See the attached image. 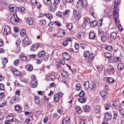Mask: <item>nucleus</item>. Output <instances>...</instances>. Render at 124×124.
Here are the masks:
<instances>
[{
	"instance_id": "obj_38",
	"label": "nucleus",
	"mask_w": 124,
	"mask_h": 124,
	"mask_svg": "<svg viewBox=\"0 0 124 124\" xmlns=\"http://www.w3.org/2000/svg\"><path fill=\"white\" fill-rule=\"evenodd\" d=\"M15 118L14 116H9L7 117L8 119H9L12 122H14Z\"/></svg>"
},
{
	"instance_id": "obj_10",
	"label": "nucleus",
	"mask_w": 124,
	"mask_h": 124,
	"mask_svg": "<svg viewBox=\"0 0 124 124\" xmlns=\"http://www.w3.org/2000/svg\"><path fill=\"white\" fill-rule=\"evenodd\" d=\"M70 118L69 117H65L62 121L63 124H70Z\"/></svg>"
},
{
	"instance_id": "obj_56",
	"label": "nucleus",
	"mask_w": 124,
	"mask_h": 124,
	"mask_svg": "<svg viewBox=\"0 0 124 124\" xmlns=\"http://www.w3.org/2000/svg\"><path fill=\"white\" fill-rule=\"evenodd\" d=\"M5 86L4 85L2 84H0V90H3L4 89Z\"/></svg>"
},
{
	"instance_id": "obj_30",
	"label": "nucleus",
	"mask_w": 124,
	"mask_h": 124,
	"mask_svg": "<svg viewBox=\"0 0 124 124\" xmlns=\"http://www.w3.org/2000/svg\"><path fill=\"white\" fill-rule=\"evenodd\" d=\"M104 55L106 58L110 59L112 58L111 54L109 53H106L104 54Z\"/></svg>"
},
{
	"instance_id": "obj_3",
	"label": "nucleus",
	"mask_w": 124,
	"mask_h": 124,
	"mask_svg": "<svg viewBox=\"0 0 124 124\" xmlns=\"http://www.w3.org/2000/svg\"><path fill=\"white\" fill-rule=\"evenodd\" d=\"M19 21L18 18L16 15H13L11 17L10 21L13 24H15L17 23Z\"/></svg>"
},
{
	"instance_id": "obj_11",
	"label": "nucleus",
	"mask_w": 124,
	"mask_h": 124,
	"mask_svg": "<svg viewBox=\"0 0 124 124\" xmlns=\"http://www.w3.org/2000/svg\"><path fill=\"white\" fill-rule=\"evenodd\" d=\"M26 23L29 25L31 26L34 23L33 20L31 17L28 18L26 20Z\"/></svg>"
},
{
	"instance_id": "obj_18",
	"label": "nucleus",
	"mask_w": 124,
	"mask_h": 124,
	"mask_svg": "<svg viewBox=\"0 0 124 124\" xmlns=\"http://www.w3.org/2000/svg\"><path fill=\"white\" fill-rule=\"evenodd\" d=\"M89 37L91 39H94L96 38V35L93 32H92L90 33L89 35Z\"/></svg>"
},
{
	"instance_id": "obj_20",
	"label": "nucleus",
	"mask_w": 124,
	"mask_h": 124,
	"mask_svg": "<svg viewBox=\"0 0 124 124\" xmlns=\"http://www.w3.org/2000/svg\"><path fill=\"white\" fill-rule=\"evenodd\" d=\"M37 85V83L36 81H32L31 84V86L32 88H34L36 87Z\"/></svg>"
},
{
	"instance_id": "obj_19",
	"label": "nucleus",
	"mask_w": 124,
	"mask_h": 124,
	"mask_svg": "<svg viewBox=\"0 0 124 124\" xmlns=\"http://www.w3.org/2000/svg\"><path fill=\"white\" fill-rule=\"evenodd\" d=\"M45 51H39L37 54L38 56L39 57H43L45 54Z\"/></svg>"
},
{
	"instance_id": "obj_55",
	"label": "nucleus",
	"mask_w": 124,
	"mask_h": 124,
	"mask_svg": "<svg viewBox=\"0 0 124 124\" xmlns=\"http://www.w3.org/2000/svg\"><path fill=\"white\" fill-rule=\"evenodd\" d=\"M49 78L51 81L54 80L55 79V77L53 75H51L50 76Z\"/></svg>"
},
{
	"instance_id": "obj_58",
	"label": "nucleus",
	"mask_w": 124,
	"mask_h": 124,
	"mask_svg": "<svg viewBox=\"0 0 124 124\" xmlns=\"http://www.w3.org/2000/svg\"><path fill=\"white\" fill-rule=\"evenodd\" d=\"M61 0H55L53 4L57 6V5L59 3Z\"/></svg>"
},
{
	"instance_id": "obj_49",
	"label": "nucleus",
	"mask_w": 124,
	"mask_h": 124,
	"mask_svg": "<svg viewBox=\"0 0 124 124\" xmlns=\"http://www.w3.org/2000/svg\"><path fill=\"white\" fill-rule=\"evenodd\" d=\"M85 95V94L83 90H82L81 92H80L79 95V96L82 97H84Z\"/></svg>"
},
{
	"instance_id": "obj_24",
	"label": "nucleus",
	"mask_w": 124,
	"mask_h": 124,
	"mask_svg": "<svg viewBox=\"0 0 124 124\" xmlns=\"http://www.w3.org/2000/svg\"><path fill=\"white\" fill-rule=\"evenodd\" d=\"M26 68L29 71H31L33 70L32 66L31 65H27L26 67Z\"/></svg>"
},
{
	"instance_id": "obj_36",
	"label": "nucleus",
	"mask_w": 124,
	"mask_h": 124,
	"mask_svg": "<svg viewBox=\"0 0 124 124\" xmlns=\"http://www.w3.org/2000/svg\"><path fill=\"white\" fill-rule=\"evenodd\" d=\"M86 101V99L85 97L81 98L78 100L79 101L82 103L85 102Z\"/></svg>"
},
{
	"instance_id": "obj_48",
	"label": "nucleus",
	"mask_w": 124,
	"mask_h": 124,
	"mask_svg": "<svg viewBox=\"0 0 124 124\" xmlns=\"http://www.w3.org/2000/svg\"><path fill=\"white\" fill-rule=\"evenodd\" d=\"M31 4L34 6H37L38 4L36 0H31Z\"/></svg>"
},
{
	"instance_id": "obj_29",
	"label": "nucleus",
	"mask_w": 124,
	"mask_h": 124,
	"mask_svg": "<svg viewBox=\"0 0 124 124\" xmlns=\"http://www.w3.org/2000/svg\"><path fill=\"white\" fill-rule=\"evenodd\" d=\"M104 31L102 30L101 28H99L98 29V36H100V35H101L103 34Z\"/></svg>"
},
{
	"instance_id": "obj_7",
	"label": "nucleus",
	"mask_w": 124,
	"mask_h": 124,
	"mask_svg": "<svg viewBox=\"0 0 124 124\" xmlns=\"http://www.w3.org/2000/svg\"><path fill=\"white\" fill-rule=\"evenodd\" d=\"M40 44L39 43L37 44H35L33 45L31 47V51H35L37 49L38 47H40L41 46H40Z\"/></svg>"
},
{
	"instance_id": "obj_37",
	"label": "nucleus",
	"mask_w": 124,
	"mask_h": 124,
	"mask_svg": "<svg viewBox=\"0 0 124 124\" xmlns=\"http://www.w3.org/2000/svg\"><path fill=\"white\" fill-rule=\"evenodd\" d=\"M98 23L96 21H94L91 22L90 23L91 26L92 27H93L96 25Z\"/></svg>"
},
{
	"instance_id": "obj_22",
	"label": "nucleus",
	"mask_w": 124,
	"mask_h": 124,
	"mask_svg": "<svg viewBox=\"0 0 124 124\" xmlns=\"http://www.w3.org/2000/svg\"><path fill=\"white\" fill-rule=\"evenodd\" d=\"M110 104H111L112 107L114 108H116L118 106V104L115 102H114L113 101H111L110 103Z\"/></svg>"
},
{
	"instance_id": "obj_34",
	"label": "nucleus",
	"mask_w": 124,
	"mask_h": 124,
	"mask_svg": "<svg viewBox=\"0 0 124 124\" xmlns=\"http://www.w3.org/2000/svg\"><path fill=\"white\" fill-rule=\"evenodd\" d=\"M39 24L42 25H45L46 23L45 20H43L41 21H39Z\"/></svg>"
},
{
	"instance_id": "obj_53",
	"label": "nucleus",
	"mask_w": 124,
	"mask_h": 124,
	"mask_svg": "<svg viewBox=\"0 0 124 124\" xmlns=\"http://www.w3.org/2000/svg\"><path fill=\"white\" fill-rule=\"evenodd\" d=\"M18 10L21 13H23L24 11L25 8L23 7H22L19 8H18L17 10Z\"/></svg>"
},
{
	"instance_id": "obj_42",
	"label": "nucleus",
	"mask_w": 124,
	"mask_h": 124,
	"mask_svg": "<svg viewBox=\"0 0 124 124\" xmlns=\"http://www.w3.org/2000/svg\"><path fill=\"white\" fill-rule=\"evenodd\" d=\"M96 86V85L94 83H92L91 84L90 88L93 90H94Z\"/></svg>"
},
{
	"instance_id": "obj_17",
	"label": "nucleus",
	"mask_w": 124,
	"mask_h": 124,
	"mask_svg": "<svg viewBox=\"0 0 124 124\" xmlns=\"http://www.w3.org/2000/svg\"><path fill=\"white\" fill-rule=\"evenodd\" d=\"M57 8V6L56 5H55L54 4H52L50 7V9L51 11L54 12L55 11Z\"/></svg>"
},
{
	"instance_id": "obj_2",
	"label": "nucleus",
	"mask_w": 124,
	"mask_h": 124,
	"mask_svg": "<svg viewBox=\"0 0 124 124\" xmlns=\"http://www.w3.org/2000/svg\"><path fill=\"white\" fill-rule=\"evenodd\" d=\"M87 2L86 1H83V2L81 0H79L77 4V8L79 10L82 8L83 7H86L87 6Z\"/></svg>"
},
{
	"instance_id": "obj_61",
	"label": "nucleus",
	"mask_w": 124,
	"mask_h": 124,
	"mask_svg": "<svg viewBox=\"0 0 124 124\" xmlns=\"http://www.w3.org/2000/svg\"><path fill=\"white\" fill-rule=\"evenodd\" d=\"M21 43L20 40L19 39H17L16 40V44L17 46H19Z\"/></svg>"
},
{
	"instance_id": "obj_57",
	"label": "nucleus",
	"mask_w": 124,
	"mask_h": 124,
	"mask_svg": "<svg viewBox=\"0 0 124 124\" xmlns=\"http://www.w3.org/2000/svg\"><path fill=\"white\" fill-rule=\"evenodd\" d=\"M110 105L108 104H106L105 105V107L106 110H108L110 107Z\"/></svg>"
},
{
	"instance_id": "obj_47",
	"label": "nucleus",
	"mask_w": 124,
	"mask_h": 124,
	"mask_svg": "<svg viewBox=\"0 0 124 124\" xmlns=\"http://www.w3.org/2000/svg\"><path fill=\"white\" fill-rule=\"evenodd\" d=\"M16 98L15 96L12 97L11 100V102L12 103H16Z\"/></svg>"
},
{
	"instance_id": "obj_64",
	"label": "nucleus",
	"mask_w": 124,
	"mask_h": 124,
	"mask_svg": "<svg viewBox=\"0 0 124 124\" xmlns=\"http://www.w3.org/2000/svg\"><path fill=\"white\" fill-rule=\"evenodd\" d=\"M12 122L9 119H8L5 121V124H11Z\"/></svg>"
},
{
	"instance_id": "obj_21",
	"label": "nucleus",
	"mask_w": 124,
	"mask_h": 124,
	"mask_svg": "<svg viewBox=\"0 0 124 124\" xmlns=\"http://www.w3.org/2000/svg\"><path fill=\"white\" fill-rule=\"evenodd\" d=\"M95 56V55L93 54H90L88 57V61L90 62L93 61V58Z\"/></svg>"
},
{
	"instance_id": "obj_35",
	"label": "nucleus",
	"mask_w": 124,
	"mask_h": 124,
	"mask_svg": "<svg viewBox=\"0 0 124 124\" xmlns=\"http://www.w3.org/2000/svg\"><path fill=\"white\" fill-rule=\"evenodd\" d=\"M66 26L67 28L69 29V30H70L72 27L73 25L71 23H67L66 24Z\"/></svg>"
},
{
	"instance_id": "obj_43",
	"label": "nucleus",
	"mask_w": 124,
	"mask_h": 124,
	"mask_svg": "<svg viewBox=\"0 0 124 124\" xmlns=\"http://www.w3.org/2000/svg\"><path fill=\"white\" fill-rule=\"evenodd\" d=\"M84 109L85 111L87 112L89 111L90 108L87 105L84 107Z\"/></svg>"
},
{
	"instance_id": "obj_46",
	"label": "nucleus",
	"mask_w": 124,
	"mask_h": 124,
	"mask_svg": "<svg viewBox=\"0 0 124 124\" xmlns=\"http://www.w3.org/2000/svg\"><path fill=\"white\" fill-rule=\"evenodd\" d=\"M90 54V53L89 51H85L84 52V56L85 57H87Z\"/></svg>"
},
{
	"instance_id": "obj_8",
	"label": "nucleus",
	"mask_w": 124,
	"mask_h": 124,
	"mask_svg": "<svg viewBox=\"0 0 124 124\" xmlns=\"http://www.w3.org/2000/svg\"><path fill=\"white\" fill-rule=\"evenodd\" d=\"M10 33V29L9 26H6L4 29L3 34H4L8 35Z\"/></svg>"
},
{
	"instance_id": "obj_13",
	"label": "nucleus",
	"mask_w": 124,
	"mask_h": 124,
	"mask_svg": "<svg viewBox=\"0 0 124 124\" xmlns=\"http://www.w3.org/2000/svg\"><path fill=\"white\" fill-rule=\"evenodd\" d=\"M107 72L110 74H113L114 72V70L113 67L110 65L107 70Z\"/></svg>"
},
{
	"instance_id": "obj_12",
	"label": "nucleus",
	"mask_w": 124,
	"mask_h": 124,
	"mask_svg": "<svg viewBox=\"0 0 124 124\" xmlns=\"http://www.w3.org/2000/svg\"><path fill=\"white\" fill-rule=\"evenodd\" d=\"M100 94L104 99H106L108 97L107 93L105 90L101 91L100 92Z\"/></svg>"
},
{
	"instance_id": "obj_39",
	"label": "nucleus",
	"mask_w": 124,
	"mask_h": 124,
	"mask_svg": "<svg viewBox=\"0 0 124 124\" xmlns=\"http://www.w3.org/2000/svg\"><path fill=\"white\" fill-rule=\"evenodd\" d=\"M84 22L83 24L84 25H86L88 24V23H89V20L88 19H85L84 20Z\"/></svg>"
},
{
	"instance_id": "obj_27",
	"label": "nucleus",
	"mask_w": 124,
	"mask_h": 124,
	"mask_svg": "<svg viewBox=\"0 0 124 124\" xmlns=\"http://www.w3.org/2000/svg\"><path fill=\"white\" fill-rule=\"evenodd\" d=\"M34 101L35 103L37 104H39V98L37 96H36L35 97Z\"/></svg>"
},
{
	"instance_id": "obj_4",
	"label": "nucleus",
	"mask_w": 124,
	"mask_h": 124,
	"mask_svg": "<svg viewBox=\"0 0 124 124\" xmlns=\"http://www.w3.org/2000/svg\"><path fill=\"white\" fill-rule=\"evenodd\" d=\"M23 43L26 45H29L31 43L30 39L27 36H26L25 37L23 40Z\"/></svg>"
},
{
	"instance_id": "obj_31",
	"label": "nucleus",
	"mask_w": 124,
	"mask_h": 124,
	"mask_svg": "<svg viewBox=\"0 0 124 124\" xmlns=\"http://www.w3.org/2000/svg\"><path fill=\"white\" fill-rule=\"evenodd\" d=\"M84 85L85 87L88 89L89 86V82L88 81L85 82L84 83Z\"/></svg>"
},
{
	"instance_id": "obj_45",
	"label": "nucleus",
	"mask_w": 124,
	"mask_h": 124,
	"mask_svg": "<svg viewBox=\"0 0 124 124\" xmlns=\"http://www.w3.org/2000/svg\"><path fill=\"white\" fill-rule=\"evenodd\" d=\"M106 48L107 50L111 51L112 50L113 47L111 46L108 45L106 47Z\"/></svg>"
},
{
	"instance_id": "obj_16",
	"label": "nucleus",
	"mask_w": 124,
	"mask_h": 124,
	"mask_svg": "<svg viewBox=\"0 0 124 124\" xmlns=\"http://www.w3.org/2000/svg\"><path fill=\"white\" fill-rule=\"evenodd\" d=\"M45 15L49 20H51L53 17V16L50 13H45L44 14Z\"/></svg>"
},
{
	"instance_id": "obj_14",
	"label": "nucleus",
	"mask_w": 124,
	"mask_h": 124,
	"mask_svg": "<svg viewBox=\"0 0 124 124\" xmlns=\"http://www.w3.org/2000/svg\"><path fill=\"white\" fill-rule=\"evenodd\" d=\"M111 115L110 113H106L104 115V118L105 119L108 121L110 120L111 118Z\"/></svg>"
},
{
	"instance_id": "obj_9",
	"label": "nucleus",
	"mask_w": 124,
	"mask_h": 124,
	"mask_svg": "<svg viewBox=\"0 0 124 124\" xmlns=\"http://www.w3.org/2000/svg\"><path fill=\"white\" fill-rule=\"evenodd\" d=\"M73 14L75 15V17L76 19L78 20L81 17V15L80 14V12H77L76 10H74Z\"/></svg>"
},
{
	"instance_id": "obj_44",
	"label": "nucleus",
	"mask_w": 124,
	"mask_h": 124,
	"mask_svg": "<svg viewBox=\"0 0 124 124\" xmlns=\"http://www.w3.org/2000/svg\"><path fill=\"white\" fill-rule=\"evenodd\" d=\"M82 87L81 85L80 84H77L76 85V90L77 91H78L80 90V88Z\"/></svg>"
},
{
	"instance_id": "obj_6",
	"label": "nucleus",
	"mask_w": 124,
	"mask_h": 124,
	"mask_svg": "<svg viewBox=\"0 0 124 124\" xmlns=\"http://www.w3.org/2000/svg\"><path fill=\"white\" fill-rule=\"evenodd\" d=\"M9 10L11 12L15 13L17 10V7L14 5H11L9 7Z\"/></svg>"
},
{
	"instance_id": "obj_25",
	"label": "nucleus",
	"mask_w": 124,
	"mask_h": 124,
	"mask_svg": "<svg viewBox=\"0 0 124 124\" xmlns=\"http://www.w3.org/2000/svg\"><path fill=\"white\" fill-rule=\"evenodd\" d=\"M106 79H107V81L109 83H112L114 81L113 79L111 78L106 77Z\"/></svg>"
},
{
	"instance_id": "obj_1",
	"label": "nucleus",
	"mask_w": 124,
	"mask_h": 124,
	"mask_svg": "<svg viewBox=\"0 0 124 124\" xmlns=\"http://www.w3.org/2000/svg\"><path fill=\"white\" fill-rule=\"evenodd\" d=\"M121 0H115L114 2L113 11V17L115 22H116L117 18L118 17L119 10L117 8L120 4Z\"/></svg>"
},
{
	"instance_id": "obj_40",
	"label": "nucleus",
	"mask_w": 124,
	"mask_h": 124,
	"mask_svg": "<svg viewBox=\"0 0 124 124\" xmlns=\"http://www.w3.org/2000/svg\"><path fill=\"white\" fill-rule=\"evenodd\" d=\"M25 114L26 116H27L29 117H30L33 116V113L29 112H26L25 113Z\"/></svg>"
},
{
	"instance_id": "obj_60",
	"label": "nucleus",
	"mask_w": 124,
	"mask_h": 124,
	"mask_svg": "<svg viewBox=\"0 0 124 124\" xmlns=\"http://www.w3.org/2000/svg\"><path fill=\"white\" fill-rule=\"evenodd\" d=\"M80 47L82 49H84L86 48V45L84 43H81L80 45Z\"/></svg>"
},
{
	"instance_id": "obj_15",
	"label": "nucleus",
	"mask_w": 124,
	"mask_h": 124,
	"mask_svg": "<svg viewBox=\"0 0 124 124\" xmlns=\"http://www.w3.org/2000/svg\"><path fill=\"white\" fill-rule=\"evenodd\" d=\"M101 107L99 105H97L95 107L94 112L96 114L100 113L101 112Z\"/></svg>"
},
{
	"instance_id": "obj_23",
	"label": "nucleus",
	"mask_w": 124,
	"mask_h": 124,
	"mask_svg": "<svg viewBox=\"0 0 124 124\" xmlns=\"http://www.w3.org/2000/svg\"><path fill=\"white\" fill-rule=\"evenodd\" d=\"M117 36L116 33V32H113L111 33L110 36L113 39H115Z\"/></svg>"
},
{
	"instance_id": "obj_26",
	"label": "nucleus",
	"mask_w": 124,
	"mask_h": 124,
	"mask_svg": "<svg viewBox=\"0 0 124 124\" xmlns=\"http://www.w3.org/2000/svg\"><path fill=\"white\" fill-rule=\"evenodd\" d=\"M124 68V65L123 64L119 63L117 66V68L119 70H121L123 69Z\"/></svg>"
},
{
	"instance_id": "obj_41",
	"label": "nucleus",
	"mask_w": 124,
	"mask_h": 124,
	"mask_svg": "<svg viewBox=\"0 0 124 124\" xmlns=\"http://www.w3.org/2000/svg\"><path fill=\"white\" fill-rule=\"evenodd\" d=\"M85 34V33L83 32H79L77 34V37L79 38H80L81 37V36H83V35Z\"/></svg>"
},
{
	"instance_id": "obj_51",
	"label": "nucleus",
	"mask_w": 124,
	"mask_h": 124,
	"mask_svg": "<svg viewBox=\"0 0 124 124\" xmlns=\"http://www.w3.org/2000/svg\"><path fill=\"white\" fill-rule=\"evenodd\" d=\"M20 57L21 59V60L22 61H25L26 60L27 58L26 56L23 55H21Z\"/></svg>"
},
{
	"instance_id": "obj_50",
	"label": "nucleus",
	"mask_w": 124,
	"mask_h": 124,
	"mask_svg": "<svg viewBox=\"0 0 124 124\" xmlns=\"http://www.w3.org/2000/svg\"><path fill=\"white\" fill-rule=\"evenodd\" d=\"M15 110L20 111L21 110V108L18 105H16L15 108Z\"/></svg>"
},
{
	"instance_id": "obj_33",
	"label": "nucleus",
	"mask_w": 124,
	"mask_h": 124,
	"mask_svg": "<svg viewBox=\"0 0 124 124\" xmlns=\"http://www.w3.org/2000/svg\"><path fill=\"white\" fill-rule=\"evenodd\" d=\"M54 100L55 102H58L59 101V96L57 94H55L54 96Z\"/></svg>"
},
{
	"instance_id": "obj_52",
	"label": "nucleus",
	"mask_w": 124,
	"mask_h": 124,
	"mask_svg": "<svg viewBox=\"0 0 124 124\" xmlns=\"http://www.w3.org/2000/svg\"><path fill=\"white\" fill-rule=\"evenodd\" d=\"M121 108H119L118 110L120 111V112L122 116L123 115L124 116V109H121Z\"/></svg>"
},
{
	"instance_id": "obj_28",
	"label": "nucleus",
	"mask_w": 124,
	"mask_h": 124,
	"mask_svg": "<svg viewBox=\"0 0 124 124\" xmlns=\"http://www.w3.org/2000/svg\"><path fill=\"white\" fill-rule=\"evenodd\" d=\"M76 111L78 114H80L82 112V110L80 107L78 106L76 108Z\"/></svg>"
},
{
	"instance_id": "obj_62",
	"label": "nucleus",
	"mask_w": 124,
	"mask_h": 124,
	"mask_svg": "<svg viewBox=\"0 0 124 124\" xmlns=\"http://www.w3.org/2000/svg\"><path fill=\"white\" fill-rule=\"evenodd\" d=\"M14 122H15L16 124H21V122L18 120L17 119L15 118Z\"/></svg>"
},
{
	"instance_id": "obj_54",
	"label": "nucleus",
	"mask_w": 124,
	"mask_h": 124,
	"mask_svg": "<svg viewBox=\"0 0 124 124\" xmlns=\"http://www.w3.org/2000/svg\"><path fill=\"white\" fill-rule=\"evenodd\" d=\"M14 74L16 76H20L21 75L20 72L17 70L15 72Z\"/></svg>"
},
{
	"instance_id": "obj_63",
	"label": "nucleus",
	"mask_w": 124,
	"mask_h": 124,
	"mask_svg": "<svg viewBox=\"0 0 124 124\" xmlns=\"http://www.w3.org/2000/svg\"><path fill=\"white\" fill-rule=\"evenodd\" d=\"M12 122L9 119H8L5 121V124H11Z\"/></svg>"
},
{
	"instance_id": "obj_5",
	"label": "nucleus",
	"mask_w": 124,
	"mask_h": 124,
	"mask_svg": "<svg viewBox=\"0 0 124 124\" xmlns=\"http://www.w3.org/2000/svg\"><path fill=\"white\" fill-rule=\"evenodd\" d=\"M62 56L63 58L66 60H68L70 59V55L67 52H64L62 54Z\"/></svg>"
},
{
	"instance_id": "obj_59",
	"label": "nucleus",
	"mask_w": 124,
	"mask_h": 124,
	"mask_svg": "<svg viewBox=\"0 0 124 124\" xmlns=\"http://www.w3.org/2000/svg\"><path fill=\"white\" fill-rule=\"evenodd\" d=\"M26 31L25 30H23L20 31V34L21 36H23L25 34Z\"/></svg>"
},
{
	"instance_id": "obj_32",
	"label": "nucleus",
	"mask_w": 124,
	"mask_h": 124,
	"mask_svg": "<svg viewBox=\"0 0 124 124\" xmlns=\"http://www.w3.org/2000/svg\"><path fill=\"white\" fill-rule=\"evenodd\" d=\"M107 39V37L105 35L103 34L101 35V40L102 42L105 41Z\"/></svg>"
}]
</instances>
